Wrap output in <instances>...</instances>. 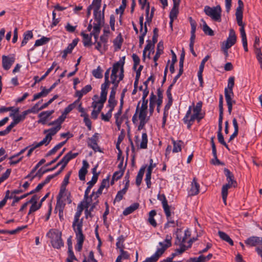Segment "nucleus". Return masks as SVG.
Returning a JSON list of instances; mask_svg holds the SVG:
<instances>
[{
    "label": "nucleus",
    "instance_id": "f257e3e1",
    "mask_svg": "<svg viewBox=\"0 0 262 262\" xmlns=\"http://www.w3.org/2000/svg\"><path fill=\"white\" fill-rule=\"evenodd\" d=\"M219 129L217 131V139L219 142L224 145L229 150L228 145L224 141V138L222 134V122L223 119V97L222 95H220L219 99Z\"/></svg>",
    "mask_w": 262,
    "mask_h": 262
},
{
    "label": "nucleus",
    "instance_id": "f03ea898",
    "mask_svg": "<svg viewBox=\"0 0 262 262\" xmlns=\"http://www.w3.org/2000/svg\"><path fill=\"white\" fill-rule=\"evenodd\" d=\"M47 236L51 239L52 246L56 249H60L64 245L61 238V232L56 229H50L47 233Z\"/></svg>",
    "mask_w": 262,
    "mask_h": 262
},
{
    "label": "nucleus",
    "instance_id": "7ed1b4c3",
    "mask_svg": "<svg viewBox=\"0 0 262 262\" xmlns=\"http://www.w3.org/2000/svg\"><path fill=\"white\" fill-rule=\"evenodd\" d=\"M125 63V57L113 64L111 71L110 78H117L120 80H123L124 77V65Z\"/></svg>",
    "mask_w": 262,
    "mask_h": 262
},
{
    "label": "nucleus",
    "instance_id": "20e7f679",
    "mask_svg": "<svg viewBox=\"0 0 262 262\" xmlns=\"http://www.w3.org/2000/svg\"><path fill=\"white\" fill-rule=\"evenodd\" d=\"M204 12L206 15L211 17L212 20L218 22L221 21L222 9L220 5L213 7L206 6L204 9Z\"/></svg>",
    "mask_w": 262,
    "mask_h": 262
},
{
    "label": "nucleus",
    "instance_id": "39448f33",
    "mask_svg": "<svg viewBox=\"0 0 262 262\" xmlns=\"http://www.w3.org/2000/svg\"><path fill=\"white\" fill-rule=\"evenodd\" d=\"M97 180L98 179H97V176H94L92 177V180L87 183L88 186L85 190L84 195V200H85V207L86 208H88L92 202V198L95 194V192L93 191L90 196H89V194L90 192L91 188L97 182Z\"/></svg>",
    "mask_w": 262,
    "mask_h": 262
},
{
    "label": "nucleus",
    "instance_id": "423d86ee",
    "mask_svg": "<svg viewBox=\"0 0 262 262\" xmlns=\"http://www.w3.org/2000/svg\"><path fill=\"white\" fill-rule=\"evenodd\" d=\"M203 103L202 101H199L195 106L194 105V103L192 104L191 106V111L193 112V114L190 115L191 117V120H197L198 122H200L204 117V114L201 113L202 107Z\"/></svg>",
    "mask_w": 262,
    "mask_h": 262
},
{
    "label": "nucleus",
    "instance_id": "0eeeda50",
    "mask_svg": "<svg viewBox=\"0 0 262 262\" xmlns=\"http://www.w3.org/2000/svg\"><path fill=\"white\" fill-rule=\"evenodd\" d=\"M99 139V134L96 133L92 137L88 138L87 143L88 146L92 148L95 152L99 151L101 152L102 150L98 144Z\"/></svg>",
    "mask_w": 262,
    "mask_h": 262
},
{
    "label": "nucleus",
    "instance_id": "6e6552de",
    "mask_svg": "<svg viewBox=\"0 0 262 262\" xmlns=\"http://www.w3.org/2000/svg\"><path fill=\"white\" fill-rule=\"evenodd\" d=\"M15 60V56L13 54L8 56H2V66L4 70H9Z\"/></svg>",
    "mask_w": 262,
    "mask_h": 262
},
{
    "label": "nucleus",
    "instance_id": "1a4fd4ad",
    "mask_svg": "<svg viewBox=\"0 0 262 262\" xmlns=\"http://www.w3.org/2000/svg\"><path fill=\"white\" fill-rule=\"evenodd\" d=\"M171 240L172 237L171 235H167L164 241L159 243L161 248H158L157 251L159 253L160 255H162L167 248L171 246Z\"/></svg>",
    "mask_w": 262,
    "mask_h": 262
},
{
    "label": "nucleus",
    "instance_id": "9d476101",
    "mask_svg": "<svg viewBox=\"0 0 262 262\" xmlns=\"http://www.w3.org/2000/svg\"><path fill=\"white\" fill-rule=\"evenodd\" d=\"M143 20L144 17L143 15H141L139 17V24L140 26V31L141 33V35L139 36V47H141L143 44L144 43V37L146 35L147 32V28L146 25L144 26L143 28Z\"/></svg>",
    "mask_w": 262,
    "mask_h": 262
},
{
    "label": "nucleus",
    "instance_id": "9b49d317",
    "mask_svg": "<svg viewBox=\"0 0 262 262\" xmlns=\"http://www.w3.org/2000/svg\"><path fill=\"white\" fill-rule=\"evenodd\" d=\"M82 226L83 222L82 220L78 222L73 221L72 227L75 233L76 237H84L82 230Z\"/></svg>",
    "mask_w": 262,
    "mask_h": 262
},
{
    "label": "nucleus",
    "instance_id": "f8f14e48",
    "mask_svg": "<svg viewBox=\"0 0 262 262\" xmlns=\"http://www.w3.org/2000/svg\"><path fill=\"white\" fill-rule=\"evenodd\" d=\"M236 41V36L233 29H231L229 31V36L225 41L222 42V44L226 45L228 47H231Z\"/></svg>",
    "mask_w": 262,
    "mask_h": 262
},
{
    "label": "nucleus",
    "instance_id": "ddd939ff",
    "mask_svg": "<svg viewBox=\"0 0 262 262\" xmlns=\"http://www.w3.org/2000/svg\"><path fill=\"white\" fill-rule=\"evenodd\" d=\"M245 244L250 246H262V237L251 236L245 241Z\"/></svg>",
    "mask_w": 262,
    "mask_h": 262
},
{
    "label": "nucleus",
    "instance_id": "4468645a",
    "mask_svg": "<svg viewBox=\"0 0 262 262\" xmlns=\"http://www.w3.org/2000/svg\"><path fill=\"white\" fill-rule=\"evenodd\" d=\"M184 243L185 239H181V238L179 237L178 235H177V240L174 244L176 245H179L180 246V249H177V251L179 252V254H182L184 251L191 247V244L188 245V246H186L184 245Z\"/></svg>",
    "mask_w": 262,
    "mask_h": 262
},
{
    "label": "nucleus",
    "instance_id": "2eb2a0df",
    "mask_svg": "<svg viewBox=\"0 0 262 262\" xmlns=\"http://www.w3.org/2000/svg\"><path fill=\"white\" fill-rule=\"evenodd\" d=\"M28 114V113L27 111H24L21 115L17 116H15L14 114L11 113L10 116L13 118V121L10 124L12 125V127H13L20 121H23Z\"/></svg>",
    "mask_w": 262,
    "mask_h": 262
},
{
    "label": "nucleus",
    "instance_id": "dca6fc26",
    "mask_svg": "<svg viewBox=\"0 0 262 262\" xmlns=\"http://www.w3.org/2000/svg\"><path fill=\"white\" fill-rule=\"evenodd\" d=\"M89 167V164L88 162L86 161V160H84L82 161V166L80 169L79 172H78V176L79 178L81 181H84L85 179V175L88 172L87 169Z\"/></svg>",
    "mask_w": 262,
    "mask_h": 262
},
{
    "label": "nucleus",
    "instance_id": "f3484780",
    "mask_svg": "<svg viewBox=\"0 0 262 262\" xmlns=\"http://www.w3.org/2000/svg\"><path fill=\"white\" fill-rule=\"evenodd\" d=\"M233 96L234 95H231V94H228L227 92H226V94H225V100L228 106V112L230 115L232 112L233 104H235V101L232 99Z\"/></svg>",
    "mask_w": 262,
    "mask_h": 262
},
{
    "label": "nucleus",
    "instance_id": "a211bd4d",
    "mask_svg": "<svg viewBox=\"0 0 262 262\" xmlns=\"http://www.w3.org/2000/svg\"><path fill=\"white\" fill-rule=\"evenodd\" d=\"M78 155V153H72V151L68 152L61 159V162H63L62 168H64L69 162L75 158Z\"/></svg>",
    "mask_w": 262,
    "mask_h": 262
},
{
    "label": "nucleus",
    "instance_id": "6ab92c4d",
    "mask_svg": "<svg viewBox=\"0 0 262 262\" xmlns=\"http://www.w3.org/2000/svg\"><path fill=\"white\" fill-rule=\"evenodd\" d=\"M110 85V84L103 83L101 84L100 99L99 100V102H100V103H104L106 101L107 94V89L109 88Z\"/></svg>",
    "mask_w": 262,
    "mask_h": 262
},
{
    "label": "nucleus",
    "instance_id": "aec40b11",
    "mask_svg": "<svg viewBox=\"0 0 262 262\" xmlns=\"http://www.w3.org/2000/svg\"><path fill=\"white\" fill-rule=\"evenodd\" d=\"M54 113V111H44L40 113L38 117H39V120L38 121L39 123H41L42 124H45L47 122V119Z\"/></svg>",
    "mask_w": 262,
    "mask_h": 262
},
{
    "label": "nucleus",
    "instance_id": "412c9836",
    "mask_svg": "<svg viewBox=\"0 0 262 262\" xmlns=\"http://www.w3.org/2000/svg\"><path fill=\"white\" fill-rule=\"evenodd\" d=\"M77 43L78 40L76 39H74L72 41V42L70 43L67 48L62 51V57L64 59H66L67 55L72 53L73 49L77 45Z\"/></svg>",
    "mask_w": 262,
    "mask_h": 262
},
{
    "label": "nucleus",
    "instance_id": "4be33fe9",
    "mask_svg": "<svg viewBox=\"0 0 262 262\" xmlns=\"http://www.w3.org/2000/svg\"><path fill=\"white\" fill-rule=\"evenodd\" d=\"M224 172L227 178V181L228 183L233 185V187H236L237 186V182L234 180V177L233 173L230 172V171L227 168L224 169Z\"/></svg>",
    "mask_w": 262,
    "mask_h": 262
},
{
    "label": "nucleus",
    "instance_id": "5701e85b",
    "mask_svg": "<svg viewBox=\"0 0 262 262\" xmlns=\"http://www.w3.org/2000/svg\"><path fill=\"white\" fill-rule=\"evenodd\" d=\"M157 198L162 203L164 212L168 213V210L170 209V206L168 204L167 200L165 195L164 194H159Z\"/></svg>",
    "mask_w": 262,
    "mask_h": 262
},
{
    "label": "nucleus",
    "instance_id": "b1692460",
    "mask_svg": "<svg viewBox=\"0 0 262 262\" xmlns=\"http://www.w3.org/2000/svg\"><path fill=\"white\" fill-rule=\"evenodd\" d=\"M157 96L153 92L151 93L149 97V111L150 116H151L154 113L155 106L157 103Z\"/></svg>",
    "mask_w": 262,
    "mask_h": 262
},
{
    "label": "nucleus",
    "instance_id": "393cba45",
    "mask_svg": "<svg viewBox=\"0 0 262 262\" xmlns=\"http://www.w3.org/2000/svg\"><path fill=\"white\" fill-rule=\"evenodd\" d=\"M234 80L235 78L233 76H231L229 78L227 87L225 89V94H226V92H227L228 94L234 95L233 88L234 85Z\"/></svg>",
    "mask_w": 262,
    "mask_h": 262
},
{
    "label": "nucleus",
    "instance_id": "a878e982",
    "mask_svg": "<svg viewBox=\"0 0 262 262\" xmlns=\"http://www.w3.org/2000/svg\"><path fill=\"white\" fill-rule=\"evenodd\" d=\"M168 213H165L166 219L167 220V222L164 225L165 229L168 228L170 226L175 227L176 225L178 226V222L176 223L173 220L171 219V212L170 209L168 210Z\"/></svg>",
    "mask_w": 262,
    "mask_h": 262
},
{
    "label": "nucleus",
    "instance_id": "bb28decb",
    "mask_svg": "<svg viewBox=\"0 0 262 262\" xmlns=\"http://www.w3.org/2000/svg\"><path fill=\"white\" fill-rule=\"evenodd\" d=\"M231 187H233V185L227 183L224 185L222 188V196L225 204H226V200L228 195V190Z\"/></svg>",
    "mask_w": 262,
    "mask_h": 262
},
{
    "label": "nucleus",
    "instance_id": "cd10ccee",
    "mask_svg": "<svg viewBox=\"0 0 262 262\" xmlns=\"http://www.w3.org/2000/svg\"><path fill=\"white\" fill-rule=\"evenodd\" d=\"M94 16L96 23L104 24V14L103 13H101L100 10H94Z\"/></svg>",
    "mask_w": 262,
    "mask_h": 262
},
{
    "label": "nucleus",
    "instance_id": "c85d7f7f",
    "mask_svg": "<svg viewBox=\"0 0 262 262\" xmlns=\"http://www.w3.org/2000/svg\"><path fill=\"white\" fill-rule=\"evenodd\" d=\"M200 185L197 183L196 179L194 178L191 183V187L190 190V193L191 195H195L199 192Z\"/></svg>",
    "mask_w": 262,
    "mask_h": 262
},
{
    "label": "nucleus",
    "instance_id": "c756f323",
    "mask_svg": "<svg viewBox=\"0 0 262 262\" xmlns=\"http://www.w3.org/2000/svg\"><path fill=\"white\" fill-rule=\"evenodd\" d=\"M148 99L142 98L141 106L139 107V114L147 115Z\"/></svg>",
    "mask_w": 262,
    "mask_h": 262
},
{
    "label": "nucleus",
    "instance_id": "7c9ffc66",
    "mask_svg": "<svg viewBox=\"0 0 262 262\" xmlns=\"http://www.w3.org/2000/svg\"><path fill=\"white\" fill-rule=\"evenodd\" d=\"M139 204L138 203H135L132 204L130 206L125 209L123 212V214L124 215H127L133 213L134 211L139 208Z\"/></svg>",
    "mask_w": 262,
    "mask_h": 262
},
{
    "label": "nucleus",
    "instance_id": "2f4dec72",
    "mask_svg": "<svg viewBox=\"0 0 262 262\" xmlns=\"http://www.w3.org/2000/svg\"><path fill=\"white\" fill-rule=\"evenodd\" d=\"M139 119L140 120V124L138 127V129L139 130H140L142 129L145 124L148 122L149 120V118H147L146 115H143V114H139Z\"/></svg>",
    "mask_w": 262,
    "mask_h": 262
},
{
    "label": "nucleus",
    "instance_id": "473e14b6",
    "mask_svg": "<svg viewBox=\"0 0 262 262\" xmlns=\"http://www.w3.org/2000/svg\"><path fill=\"white\" fill-rule=\"evenodd\" d=\"M191 113V106H189L188 110L187 111L186 114L183 119L184 123L187 124V127L188 128H190L191 127V126L192 125L193 122L194 121V120L190 121L191 117H190V115Z\"/></svg>",
    "mask_w": 262,
    "mask_h": 262
},
{
    "label": "nucleus",
    "instance_id": "72a5a7b5",
    "mask_svg": "<svg viewBox=\"0 0 262 262\" xmlns=\"http://www.w3.org/2000/svg\"><path fill=\"white\" fill-rule=\"evenodd\" d=\"M122 80H120L119 78H118V79H117V78H111L110 82L113 84V86L111 88L110 94L116 95V90L118 87L119 83Z\"/></svg>",
    "mask_w": 262,
    "mask_h": 262
},
{
    "label": "nucleus",
    "instance_id": "f704fd0d",
    "mask_svg": "<svg viewBox=\"0 0 262 262\" xmlns=\"http://www.w3.org/2000/svg\"><path fill=\"white\" fill-rule=\"evenodd\" d=\"M117 103V101L115 100V95L110 94L107 105V106L110 108V110L113 111Z\"/></svg>",
    "mask_w": 262,
    "mask_h": 262
},
{
    "label": "nucleus",
    "instance_id": "c9c22d12",
    "mask_svg": "<svg viewBox=\"0 0 262 262\" xmlns=\"http://www.w3.org/2000/svg\"><path fill=\"white\" fill-rule=\"evenodd\" d=\"M218 234L220 237L223 241H225L228 243L230 245H233V242L232 239L229 237V236L226 234L225 232L219 231L218 232Z\"/></svg>",
    "mask_w": 262,
    "mask_h": 262
},
{
    "label": "nucleus",
    "instance_id": "e433bc0d",
    "mask_svg": "<svg viewBox=\"0 0 262 262\" xmlns=\"http://www.w3.org/2000/svg\"><path fill=\"white\" fill-rule=\"evenodd\" d=\"M157 212L155 210H152L149 212L148 221L149 223L154 227L157 225V222L154 219V216L156 215Z\"/></svg>",
    "mask_w": 262,
    "mask_h": 262
},
{
    "label": "nucleus",
    "instance_id": "4c0bfd02",
    "mask_svg": "<svg viewBox=\"0 0 262 262\" xmlns=\"http://www.w3.org/2000/svg\"><path fill=\"white\" fill-rule=\"evenodd\" d=\"M33 35L32 31H27L24 33V38L21 43V46H24L28 40L33 38Z\"/></svg>",
    "mask_w": 262,
    "mask_h": 262
},
{
    "label": "nucleus",
    "instance_id": "58836bf2",
    "mask_svg": "<svg viewBox=\"0 0 262 262\" xmlns=\"http://www.w3.org/2000/svg\"><path fill=\"white\" fill-rule=\"evenodd\" d=\"M163 44L161 41H160L157 45V49L156 55L154 57V61L155 62L157 61L158 60L160 55L163 53Z\"/></svg>",
    "mask_w": 262,
    "mask_h": 262
},
{
    "label": "nucleus",
    "instance_id": "ea45409f",
    "mask_svg": "<svg viewBox=\"0 0 262 262\" xmlns=\"http://www.w3.org/2000/svg\"><path fill=\"white\" fill-rule=\"evenodd\" d=\"M244 9V3L242 0L238 1V7L236 8L235 15L236 17H243Z\"/></svg>",
    "mask_w": 262,
    "mask_h": 262
},
{
    "label": "nucleus",
    "instance_id": "a19ab883",
    "mask_svg": "<svg viewBox=\"0 0 262 262\" xmlns=\"http://www.w3.org/2000/svg\"><path fill=\"white\" fill-rule=\"evenodd\" d=\"M173 147L172 149L173 152H178L181 151L182 150V145L183 144V142L181 140L175 141L173 139L172 140Z\"/></svg>",
    "mask_w": 262,
    "mask_h": 262
},
{
    "label": "nucleus",
    "instance_id": "79ce46f5",
    "mask_svg": "<svg viewBox=\"0 0 262 262\" xmlns=\"http://www.w3.org/2000/svg\"><path fill=\"white\" fill-rule=\"evenodd\" d=\"M103 70L100 66H98L97 69L92 71V73L93 76L97 79H101L103 77Z\"/></svg>",
    "mask_w": 262,
    "mask_h": 262
},
{
    "label": "nucleus",
    "instance_id": "37998d69",
    "mask_svg": "<svg viewBox=\"0 0 262 262\" xmlns=\"http://www.w3.org/2000/svg\"><path fill=\"white\" fill-rule=\"evenodd\" d=\"M81 35L83 37V43L85 47L92 45L91 36H89V34L84 33L83 32L81 33Z\"/></svg>",
    "mask_w": 262,
    "mask_h": 262
},
{
    "label": "nucleus",
    "instance_id": "c03bdc74",
    "mask_svg": "<svg viewBox=\"0 0 262 262\" xmlns=\"http://www.w3.org/2000/svg\"><path fill=\"white\" fill-rule=\"evenodd\" d=\"M202 21L203 23V30L204 33L209 36H213L214 32L213 30L207 25L206 23L203 19H202Z\"/></svg>",
    "mask_w": 262,
    "mask_h": 262
},
{
    "label": "nucleus",
    "instance_id": "a18cd8bd",
    "mask_svg": "<svg viewBox=\"0 0 262 262\" xmlns=\"http://www.w3.org/2000/svg\"><path fill=\"white\" fill-rule=\"evenodd\" d=\"M60 128L61 126L57 125L56 126L51 128L49 129L45 130L43 132L45 134L48 133L47 135L50 136V137H52V136L55 135Z\"/></svg>",
    "mask_w": 262,
    "mask_h": 262
},
{
    "label": "nucleus",
    "instance_id": "49530a36",
    "mask_svg": "<svg viewBox=\"0 0 262 262\" xmlns=\"http://www.w3.org/2000/svg\"><path fill=\"white\" fill-rule=\"evenodd\" d=\"M60 199H59L58 196H57V201L56 206L55 207V210L58 211L60 214H62L65 204L63 203L62 201H61Z\"/></svg>",
    "mask_w": 262,
    "mask_h": 262
},
{
    "label": "nucleus",
    "instance_id": "de8ad7c7",
    "mask_svg": "<svg viewBox=\"0 0 262 262\" xmlns=\"http://www.w3.org/2000/svg\"><path fill=\"white\" fill-rule=\"evenodd\" d=\"M147 135L146 133H143L142 135V141L140 144V148L141 149H146L147 148Z\"/></svg>",
    "mask_w": 262,
    "mask_h": 262
},
{
    "label": "nucleus",
    "instance_id": "09e8293b",
    "mask_svg": "<svg viewBox=\"0 0 262 262\" xmlns=\"http://www.w3.org/2000/svg\"><path fill=\"white\" fill-rule=\"evenodd\" d=\"M241 37L244 50L246 52H248V49L246 34L245 30H243V28L241 30Z\"/></svg>",
    "mask_w": 262,
    "mask_h": 262
},
{
    "label": "nucleus",
    "instance_id": "8fccbe9b",
    "mask_svg": "<svg viewBox=\"0 0 262 262\" xmlns=\"http://www.w3.org/2000/svg\"><path fill=\"white\" fill-rule=\"evenodd\" d=\"M50 40V38L43 36L40 39H37L35 41L34 47H38L44 45L48 43Z\"/></svg>",
    "mask_w": 262,
    "mask_h": 262
},
{
    "label": "nucleus",
    "instance_id": "3c124183",
    "mask_svg": "<svg viewBox=\"0 0 262 262\" xmlns=\"http://www.w3.org/2000/svg\"><path fill=\"white\" fill-rule=\"evenodd\" d=\"M52 139V137H50V136H48L47 134L46 136V137L43 139L42 140H41L39 143H37L36 144V147H40L43 145H47L49 144L51 140Z\"/></svg>",
    "mask_w": 262,
    "mask_h": 262
},
{
    "label": "nucleus",
    "instance_id": "603ef678",
    "mask_svg": "<svg viewBox=\"0 0 262 262\" xmlns=\"http://www.w3.org/2000/svg\"><path fill=\"white\" fill-rule=\"evenodd\" d=\"M76 239L77 240V244L75 246V249L77 251H80L82 248L85 237H76Z\"/></svg>",
    "mask_w": 262,
    "mask_h": 262
},
{
    "label": "nucleus",
    "instance_id": "864d4df0",
    "mask_svg": "<svg viewBox=\"0 0 262 262\" xmlns=\"http://www.w3.org/2000/svg\"><path fill=\"white\" fill-rule=\"evenodd\" d=\"M108 36L107 34H103L100 37V42L102 43L103 50L105 51L107 49Z\"/></svg>",
    "mask_w": 262,
    "mask_h": 262
},
{
    "label": "nucleus",
    "instance_id": "5fc2aeb1",
    "mask_svg": "<svg viewBox=\"0 0 262 262\" xmlns=\"http://www.w3.org/2000/svg\"><path fill=\"white\" fill-rule=\"evenodd\" d=\"M178 7L179 6H173L169 14L170 19H176L178 14Z\"/></svg>",
    "mask_w": 262,
    "mask_h": 262
},
{
    "label": "nucleus",
    "instance_id": "6e6d98bb",
    "mask_svg": "<svg viewBox=\"0 0 262 262\" xmlns=\"http://www.w3.org/2000/svg\"><path fill=\"white\" fill-rule=\"evenodd\" d=\"M123 41V39L120 34L114 40L113 43L114 45L117 48V49H120L122 43Z\"/></svg>",
    "mask_w": 262,
    "mask_h": 262
},
{
    "label": "nucleus",
    "instance_id": "4d7b16f0",
    "mask_svg": "<svg viewBox=\"0 0 262 262\" xmlns=\"http://www.w3.org/2000/svg\"><path fill=\"white\" fill-rule=\"evenodd\" d=\"M154 47H155V45L154 43H152L151 40H147V45L145 47L143 51V56L144 58H145V54H146V51L150 50L151 49H153Z\"/></svg>",
    "mask_w": 262,
    "mask_h": 262
},
{
    "label": "nucleus",
    "instance_id": "13d9d810",
    "mask_svg": "<svg viewBox=\"0 0 262 262\" xmlns=\"http://www.w3.org/2000/svg\"><path fill=\"white\" fill-rule=\"evenodd\" d=\"M39 104V102H38L31 108L26 110L27 112H28V114H30V113L36 114V113H38L39 111L41 110V107H38Z\"/></svg>",
    "mask_w": 262,
    "mask_h": 262
},
{
    "label": "nucleus",
    "instance_id": "bf43d9fd",
    "mask_svg": "<svg viewBox=\"0 0 262 262\" xmlns=\"http://www.w3.org/2000/svg\"><path fill=\"white\" fill-rule=\"evenodd\" d=\"M195 31L196 28L194 23H191V37L190 38V43H194V40L195 38Z\"/></svg>",
    "mask_w": 262,
    "mask_h": 262
},
{
    "label": "nucleus",
    "instance_id": "052dcab7",
    "mask_svg": "<svg viewBox=\"0 0 262 262\" xmlns=\"http://www.w3.org/2000/svg\"><path fill=\"white\" fill-rule=\"evenodd\" d=\"M124 241V237L123 235L120 236L117 238V242L116 243V246L117 248L119 249L120 250L124 248L123 243Z\"/></svg>",
    "mask_w": 262,
    "mask_h": 262
},
{
    "label": "nucleus",
    "instance_id": "680f3d73",
    "mask_svg": "<svg viewBox=\"0 0 262 262\" xmlns=\"http://www.w3.org/2000/svg\"><path fill=\"white\" fill-rule=\"evenodd\" d=\"M66 186H67V185L61 184L59 192L57 196H58V198L59 199H61V198H63L64 195H67V193L68 192L67 191Z\"/></svg>",
    "mask_w": 262,
    "mask_h": 262
},
{
    "label": "nucleus",
    "instance_id": "e2e57ef3",
    "mask_svg": "<svg viewBox=\"0 0 262 262\" xmlns=\"http://www.w3.org/2000/svg\"><path fill=\"white\" fill-rule=\"evenodd\" d=\"M132 58L134 61L133 69L134 70H136L137 67L140 63V59L139 56L136 54H133Z\"/></svg>",
    "mask_w": 262,
    "mask_h": 262
},
{
    "label": "nucleus",
    "instance_id": "0e129e2a",
    "mask_svg": "<svg viewBox=\"0 0 262 262\" xmlns=\"http://www.w3.org/2000/svg\"><path fill=\"white\" fill-rule=\"evenodd\" d=\"M123 169H121L119 170V171L115 172L113 176V180L117 181L118 180L120 179L123 175Z\"/></svg>",
    "mask_w": 262,
    "mask_h": 262
},
{
    "label": "nucleus",
    "instance_id": "69168bd1",
    "mask_svg": "<svg viewBox=\"0 0 262 262\" xmlns=\"http://www.w3.org/2000/svg\"><path fill=\"white\" fill-rule=\"evenodd\" d=\"M112 111L109 110L106 114L101 113V119L104 121L108 122L112 117Z\"/></svg>",
    "mask_w": 262,
    "mask_h": 262
},
{
    "label": "nucleus",
    "instance_id": "338daca9",
    "mask_svg": "<svg viewBox=\"0 0 262 262\" xmlns=\"http://www.w3.org/2000/svg\"><path fill=\"white\" fill-rule=\"evenodd\" d=\"M101 4V0H93L91 5L94 7V10H99L100 9Z\"/></svg>",
    "mask_w": 262,
    "mask_h": 262
},
{
    "label": "nucleus",
    "instance_id": "774afa93",
    "mask_svg": "<svg viewBox=\"0 0 262 262\" xmlns=\"http://www.w3.org/2000/svg\"><path fill=\"white\" fill-rule=\"evenodd\" d=\"M126 191H125L124 190L122 189L120 191H119L118 192H117V194L116 196V198H115V201H117V202H119L122 199H123V195L126 193Z\"/></svg>",
    "mask_w": 262,
    "mask_h": 262
}]
</instances>
